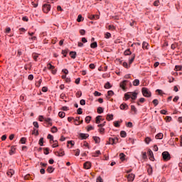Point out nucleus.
I'll return each instance as SVG.
<instances>
[{"mask_svg":"<svg viewBox=\"0 0 182 182\" xmlns=\"http://www.w3.org/2000/svg\"><path fill=\"white\" fill-rule=\"evenodd\" d=\"M142 95L144 97H151V92L146 87H143L141 89Z\"/></svg>","mask_w":182,"mask_h":182,"instance_id":"1","label":"nucleus"},{"mask_svg":"<svg viewBox=\"0 0 182 182\" xmlns=\"http://www.w3.org/2000/svg\"><path fill=\"white\" fill-rule=\"evenodd\" d=\"M162 157L165 161H168V160L171 159V156H170V153H168V151H164L162 153Z\"/></svg>","mask_w":182,"mask_h":182,"instance_id":"2","label":"nucleus"},{"mask_svg":"<svg viewBox=\"0 0 182 182\" xmlns=\"http://www.w3.org/2000/svg\"><path fill=\"white\" fill-rule=\"evenodd\" d=\"M43 11L45 14H48L50 11V4H44L43 6Z\"/></svg>","mask_w":182,"mask_h":182,"instance_id":"3","label":"nucleus"},{"mask_svg":"<svg viewBox=\"0 0 182 182\" xmlns=\"http://www.w3.org/2000/svg\"><path fill=\"white\" fill-rule=\"evenodd\" d=\"M80 120V117H77L75 119H74V124L75 126H79V124H81V123H83V120Z\"/></svg>","mask_w":182,"mask_h":182,"instance_id":"4","label":"nucleus"},{"mask_svg":"<svg viewBox=\"0 0 182 182\" xmlns=\"http://www.w3.org/2000/svg\"><path fill=\"white\" fill-rule=\"evenodd\" d=\"M132 100H136L137 99V92H129Z\"/></svg>","mask_w":182,"mask_h":182,"instance_id":"5","label":"nucleus"},{"mask_svg":"<svg viewBox=\"0 0 182 182\" xmlns=\"http://www.w3.org/2000/svg\"><path fill=\"white\" fill-rule=\"evenodd\" d=\"M134 177H136L134 174L130 173L127 176V178L128 181H133L134 180Z\"/></svg>","mask_w":182,"mask_h":182,"instance_id":"6","label":"nucleus"},{"mask_svg":"<svg viewBox=\"0 0 182 182\" xmlns=\"http://www.w3.org/2000/svg\"><path fill=\"white\" fill-rule=\"evenodd\" d=\"M127 80H124L122 82H120L119 86L122 88V90H126V83L127 82Z\"/></svg>","mask_w":182,"mask_h":182,"instance_id":"7","label":"nucleus"},{"mask_svg":"<svg viewBox=\"0 0 182 182\" xmlns=\"http://www.w3.org/2000/svg\"><path fill=\"white\" fill-rule=\"evenodd\" d=\"M92 167V164L90 161H87L84 164V168L89 170Z\"/></svg>","mask_w":182,"mask_h":182,"instance_id":"8","label":"nucleus"},{"mask_svg":"<svg viewBox=\"0 0 182 182\" xmlns=\"http://www.w3.org/2000/svg\"><path fill=\"white\" fill-rule=\"evenodd\" d=\"M119 109H121V110H127V109H129V105H127V104H121Z\"/></svg>","mask_w":182,"mask_h":182,"instance_id":"9","label":"nucleus"},{"mask_svg":"<svg viewBox=\"0 0 182 182\" xmlns=\"http://www.w3.org/2000/svg\"><path fill=\"white\" fill-rule=\"evenodd\" d=\"M8 177H12L15 174V171L14 169H10L6 173Z\"/></svg>","mask_w":182,"mask_h":182,"instance_id":"10","label":"nucleus"},{"mask_svg":"<svg viewBox=\"0 0 182 182\" xmlns=\"http://www.w3.org/2000/svg\"><path fill=\"white\" fill-rule=\"evenodd\" d=\"M148 154L149 156V160L153 161V160H154V155L153 154V151L151 150H149Z\"/></svg>","mask_w":182,"mask_h":182,"instance_id":"11","label":"nucleus"},{"mask_svg":"<svg viewBox=\"0 0 182 182\" xmlns=\"http://www.w3.org/2000/svg\"><path fill=\"white\" fill-rule=\"evenodd\" d=\"M80 137L82 139V140H86V139L89 137V134L81 133L80 134Z\"/></svg>","mask_w":182,"mask_h":182,"instance_id":"12","label":"nucleus"},{"mask_svg":"<svg viewBox=\"0 0 182 182\" xmlns=\"http://www.w3.org/2000/svg\"><path fill=\"white\" fill-rule=\"evenodd\" d=\"M100 120H103V119H102V116L100 115L97 116L95 118V123L97 124H100Z\"/></svg>","mask_w":182,"mask_h":182,"instance_id":"13","label":"nucleus"},{"mask_svg":"<svg viewBox=\"0 0 182 182\" xmlns=\"http://www.w3.org/2000/svg\"><path fill=\"white\" fill-rule=\"evenodd\" d=\"M55 156H58V157H62V156H65V151H55Z\"/></svg>","mask_w":182,"mask_h":182,"instance_id":"14","label":"nucleus"},{"mask_svg":"<svg viewBox=\"0 0 182 182\" xmlns=\"http://www.w3.org/2000/svg\"><path fill=\"white\" fill-rule=\"evenodd\" d=\"M76 52L75 51H71L70 52V56L72 58V59H76Z\"/></svg>","mask_w":182,"mask_h":182,"instance_id":"15","label":"nucleus"},{"mask_svg":"<svg viewBox=\"0 0 182 182\" xmlns=\"http://www.w3.org/2000/svg\"><path fill=\"white\" fill-rule=\"evenodd\" d=\"M106 119L108 120V122H110V120H113V114H108L107 115Z\"/></svg>","mask_w":182,"mask_h":182,"instance_id":"16","label":"nucleus"},{"mask_svg":"<svg viewBox=\"0 0 182 182\" xmlns=\"http://www.w3.org/2000/svg\"><path fill=\"white\" fill-rule=\"evenodd\" d=\"M136 58V54H133L132 57L129 59V65H132L133 63V62H134V59Z\"/></svg>","mask_w":182,"mask_h":182,"instance_id":"17","label":"nucleus"},{"mask_svg":"<svg viewBox=\"0 0 182 182\" xmlns=\"http://www.w3.org/2000/svg\"><path fill=\"white\" fill-rule=\"evenodd\" d=\"M139 85H140V80H139V79H136L133 81L134 86H139Z\"/></svg>","mask_w":182,"mask_h":182,"instance_id":"18","label":"nucleus"},{"mask_svg":"<svg viewBox=\"0 0 182 182\" xmlns=\"http://www.w3.org/2000/svg\"><path fill=\"white\" fill-rule=\"evenodd\" d=\"M100 154H102V153L100 150L96 151L95 153L92 154V157H98V156H100Z\"/></svg>","mask_w":182,"mask_h":182,"instance_id":"19","label":"nucleus"},{"mask_svg":"<svg viewBox=\"0 0 182 182\" xmlns=\"http://www.w3.org/2000/svg\"><path fill=\"white\" fill-rule=\"evenodd\" d=\"M155 139L161 140V139H163V134L159 133L158 134L156 135Z\"/></svg>","mask_w":182,"mask_h":182,"instance_id":"20","label":"nucleus"},{"mask_svg":"<svg viewBox=\"0 0 182 182\" xmlns=\"http://www.w3.org/2000/svg\"><path fill=\"white\" fill-rule=\"evenodd\" d=\"M33 58L36 62H38V58H39V54L38 53H33Z\"/></svg>","mask_w":182,"mask_h":182,"instance_id":"21","label":"nucleus"},{"mask_svg":"<svg viewBox=\"0 0 182 182\" xmlns=\"http://www.w3.org/2000/svg\"><path fill=\"white\" fill-rule=\"evenodd\" d=\"M109 144H116V139L114 138L109 139Z\"/></svg>","mask_w":182,"mask_h":182,"instance_id":"22","label":"nucleus"},{"mask_svg":"<svg viewBox=\"0 0 182 182\" xmlns=\"http://www.w3.org/2000/svg\"><path fill=\"white\" fill-rule=\"evenodd\" d=\"M90 48H92V49H95V48H97V42L92 43L90 44Z\"/></svg>","mask_w":182,"mask_h":182,"instance_id":"23","label":"nucleus"},{"mask_svg":"<svg viewBox=\"0 0 182 182\" xmlns=\"http://www.w3.org/2000/svg\"><path fill=\"white\" fill-rule=\"evenodd\" d=\"M97 113H99V114H100L103 113L104 109L102 107H99L97 109Z\"/></svg>","mask_w":182,"mask_h":182,"instance_id":"24","label":"nucleus"},{"mask_svg":"<svg viewBox=\"0 0 182 182\" xmlns=\"http://www.w3.org/2000/svg\"><path fill=\"white\" fill-rule=\"evenodd\" d=\"M45 122H46V123H48V124H50V126H52V119L50 118H44Z\"/></svg>","mask_w":182,"mask_h":182,"instance_id":"25","label":"nucleus"},{"mask_svg":"<svg viewBox=\"0 0 182 182\" xmlns=\"http://www.w3.org/2000/svg\"><path fill=\"white\" fill-rule=\"evenodd\" d=\"M120 136H121V137L124 138V137H126V136H127V133H126L125 131H121Z\"/></svg>","mask_w":182,"mask_h":182,"instance_id":"26","label":"nucleus"},{"mask_svg":"<svg viewBox=\"0 0 182 182\" xmlns=\"http://www.w3.org/2000/svg\"><path fill=\"white\" fill-rule=\"evenodd\" d=\"M147 46H149V43L147 42L144 41L142 43L143 49H147Z\"/></svg>","mask_w":182,"mask_h":182,"instance_id":"27","label":"nucleus"},{"mask_svg":"<svg viewBox=\"0 0 182 182\" xmlns=\"http://www.w3.org/2000/svg\"><path fill=\"white\" fill-rule=\"evenodd\" d=\"M41 85H42V79H40L38 82H36V86L37 87H40Z\"/></svg>","mask_w":182,"mask_h":182,"instance_id":"28","label":"nucleus"},{"mask_svg":"<svg viewBox=\"0 0 182 182\" xmlns=\"http://www.w3.org/2000/svg\"><path fill=\"white\" fill-rule=\"evenodd\" d=\"M55 170V168H53V167L52 166H49L48 168H47V171L48 173H53V171Z\"/></svg>","mask_w":182,"mask_h":182,"instance_id":"29","label":"nucleus"},{"mask_svg":"<svg viewBox=\"0 0 182 182\" xmlns=\"http://www.w3.org/2000/svg\"><path fill=\"white\" fill-rule=\"evenodd\" d=\"M47 68L48 69H49V70H52L53 69H55V66L52 65V64L50 63H48L47 65Z\"/></svg>","mask_w":182,"mask_h":182,"instance_id":"30","label":"nucleus"},{"mask_svg":"<svg viewBox=\"0 0 182 182\" xmlns=\"http://www.w3.org/2000/svg\"><path fill=\"white\" fill-rule=\"evenodd\" d=\"M92 120V117L90 116H87L85 117V122L86 123H90V121Z\"/></svg>","mask_w":182,"mask_h":182,"instance_id":"31","label":"nucleus"},{"mask_svg":"<svg viewBox=\"0 0 182 182\" xmlns=\"http://www.w3.org/2000/svg\"><path fill=\"white\" fill-rule=\"evenodd\" d=\"M95 143H100V138L99 136H93Z\"/></svg>","mask_w":182,"mask_h":182,"instance_id":"32","label":"nucleus"},{"mask_svg":"<svg viewBox=\"0 0 182 182\" xmlns=\"http://www.w3.org/2000/svg\"><path fill=\"white\" fill-rule=\"evenodd\" d=\"M82 21H83V17L82 16V15L81 14L78 15L77 21L82 22Z\"/></svg>","mask_w":182,"mask_h":182,"instance_id":"33","label":"nucleus"},{"mask_svg":"<svg viewBox=\"0 0 182 182\" xmlns=\"http://www.w3.org/2000/svg\"><path fill=\"white\" fill-rule=\"evenodd\" d=\"M151 141V139L149 136H147L146 138H145V143L146 144H149V143Z\"/></svg>","mask_w":182,"mask_h":182,"instance_id":"34","label":"nucleus"},{"mask_svg":"<svg viewBox=\"0 0 182 182\" xmlns=\"http://www.w3.org/2000/svg\"><path fill=\"white\" fill-rule=\"evenodd\" d=\"M58 116H59V117H61V119H63V117H65V114L63 112H60L58 113Z\"/></svg>","mask_w":182,"mask_h":182,"instance_id":"35","label":"nucleus"},{"mask_svg":"<svg viewBox=\"0 0 182 182\" xmlns=\"http://www.w3.org/2000/svg\"><path fill=\"white\" fill-rule=\"evenodd\" d=\"M110 87H112V85H110V82H107L105 85V89H110Z\"/></svg>","mask_w":182,"mask_h":182,"instance_id":"36","label":"nucleus"},{"mask_svg":"<svg viewBox=\"0 0 182 182\" xmlns=\"http://www.w3.org/2000/svg\"><path fill=\"white\" fill-rule=\"evenodd\" d=\"M131 54H132V51H130V49H127V50L124 51L125 55H130Z\"/></svg>","mask_w":182,"mask_h":182,"instance_id":"37","label":"nucleus"},{"mask_svg":"<svg viewBox=\"0 0 182 182\" xmlns=\"http://www.w3.org/2000/svg\"><path fill=\"white\" fill-rule=\"evenodd\" d=\"M131 110H132V112H134V113H137V109L134 105L131 106Z\"/></svg>","mask_w":182,"mask_h":182,"instance_id":"38","label":"nucleus"},{"mask_svg":"<svg viewBox=\"0 0 182 182\" xmlns=\"http://www.w3.org/2000/svg\"><path fill=\"white\" fill-rule=\"evenodd\" d=\"M21 144H25V143L26 142V138L25 137H22L20 140Z\"/></svg>","mask_w":182,"mask_h":182,"instance_id":"39","label":"nucleus"},{"mask_svg":"<svg viewBox=\"0 0 182 182\" xmlns=\"http://www.w3.org/2000/svg\"><path fill=\"white\" fill-rule=\"evenodd\" d=\"M152 103L154 105V106H157V105H159V100L155 99L152 101Z\"/></svg>","mask_w":182,"mask_h":182,"instance_id":"40","label":"nucleus"},{"mask_svg":"<svg viewBox=\"0 0 182 182\" xmlns=\"http://www.w3.org/2000/svg\"><path fill=\"white\" fill-rule=\"evenodd\" d=\"M54 142V144L52 145V147L55 148V147H58L59 144H58V141H53Z\"/></svg>","mask_w":182,"mask_h":182,"instance_id":"41","label":"nucleus"},{"mask_svg":"<svg viewBox=\"0 0 182 182\" xmlns=\"http://www.w3.org/2000/svg\"><path fill=\"white\" fill-rule=\"evenodd\" d=\"M47 139H48L49 140H50V141H53V136H52L50 134H49L47 136Z\"/></svg>","mask_w":182,"mask_h":182,"instance_id":"42","label":"nucleus"},{"mask_svg":"<svg viewBox=\"0 0 182 182\" xmlns=\"http://www.w3.org/2000/svg\"><path fill=\"white\" fill-rule=\"evenodd\" d=\"M122 66H124V68H126L127 69H129V68H130V65H129L126 62H124L122 63Z\"/></svg>","mask_w":182,"mask_h":182,"instance_id":"43","label":"nucleus"},{"mask_svg":"<svg viewBox=\"0 0 182 182\" xmlns=\"http://www.w3.org/2000/svg\"><path fill=\"white\" fill-rule=\"evenodd\" d=\"M51 132L52 133H56V132H58V128H56V127H53L51 128Z\"/></svg>","mask_w":182,"mask_h":182,"instance_id":"44","label":"nucleus"},{"mask_svg":"<svg viewBox=\"0 0 182 182\" xmlns=\"http://www.w3.org/2000/svg\"><path fill=\"white\" fill-rule=\"evenodd\" d=\"M44 151V154L48 155L49 154V148H43Z\"/></svg>","mask_w":182,"mask_h":182,"instance_id":"45","label":"nucleus"},{"mask_svg":"<svg viewBox=\"0 0 182 182\" xmlns=\"http://www.w3.org/2000/svg\"><path fill=\"white\" fill-rule=\"evenodd\" d=\"M113 95H114V92H113V90H109L107 92V95L108 96H113Z\"/></svg>","mask_w":182,"mask_h":182,"instance_id":"46","label":"nucleus"},{"mask_svg":"<svg viewBox=\"0 0 182 182\" xmlns=\"http://www.w3.org/2000/svg\"><path fill=\"white\" fill-rule=\"evenodd\" d=\"M32 134H35L36 136H38L39 134V132L36 129H34L33 131L32 132Z\"/></svg>","mask_w":182,"mask_h":182,"instance_id":"47","label":"nucleus"},{"mask_svg":"<svg viewBox=\"0 0 182 182\" xmlns=\"http://www.w3.org/2000/svg\"><path fill=\"white\" fill-rule=\"evenodd\" d=\"M80 104L81 105V106H85V105H86V100H81L80 101Z\"/></svg>","mask_w":182,"mask_h":182,"instance_id":"48","label":"nucleus"},{"mask_svg":"<svg viewBox=\"0 0 182 182\" xmlns=\"http://www.w3.org/2000/svg\"><path fill=\"white\" fill-rule=\"evenodd\" d=\"M114 126L115 127H120V124H119V121L114 122Z\"/></svg>","mask_w":182,"mask_h":182,"instance_id":"49","label":"nucleus"},{"mask_svg":"<svg viewBox=\"0 0 182 182\" xmlns=\"http://www.w3.org/2000/svg\"><path fill=\"white\" fill-rule=\"evenodd\" d=\"M142 159H144V160H146V159H147V153L146 152L142 153Z\"/></svg>","mask_w":182,"mask_h":182,"instance_id":"50","label":"nucleus"},{"mask_svg":"<svg viewBox=\"0 0 182 182\" xmlns=\"http://www.w3.org/2000/svg\"><path fill=\"white\" fill-rule=\"evenodd\" d=\"M38 144L40 146H43V138H41L39 141H38Z\"/></svg>","mask_w":182,"mask_h":182,"instance_id":"51","label":"nucleus"},{"mask_svg":"<svg viewBox=\"0 0 182 182\" xmlns=\"http://www.w3.org/2000/svg\"><path fill=\"white\" fill-rule=\"evenodd\" d=\"M34 127H36V129H38L39 128V124L38 123V122H34L33 123Z\"/></svg>","mask_w":182,"mask_h":182,"instance_id":"52","label":"nucleus"},{"mask_svg":"<svg viewBox=\"0 0 182 182\" xmlns=\"http://www.w3.org/2000/svg\"><path fill=\"white\" fill-rule=\"evenodd\" d=\"M182 66L181 65H176L175 70H181Z\"/></svg>","mask_w":182,"mask_h":182,"instance_id":"53","label":"nucleus"},{"mask_svg":"<svg viewBox=\"0 0 182 182\" xmlns=\"http://www.w3.org/2000/svg\"><path fill=\"white\" fill-rule=\"evenodd\" d=\"M124 96H125L126 100H129V99H130V96H131V95H129V93L128 92V93H126V94L124 95Z\"/></svg>","mask_w":182,"mask_h":182,"instance_id":"54","label":"nucleus"},{"mask_svg":"<svg viewBox=\"0 0 182 182\" xmlns=\"http://www.w3.org/2000/svg\"><path fill=\"white\" fill-rule=\"evenodd\" d=\"M38 120H39L40 122H43V120H45V117H43V116H42V115H40V116L38 117Z\"/></svg>","mask_w":182,"mask_h":182,"instance_id":"55","label":"nucleus"},{"mask_svg":"<svg viewBox=\"0 0 182 182\" xmlns=\"http://www.w3.org/2000/svg\"><path fill=\"white\" fill-rule=\"evenodd\" d=\"M79 154H80V149H77V150H75V156H79Z\"/></svg>","mask_w":182,"mask_h":182,"instance_id":"56","label":"nucleus"},{"mask_svg":"<svg viewBox=\"0 0 182 182\" xmlns=\"http://www.w3.org/2000/svg\"><path fill=\"white\" fill-rule=\"evenodd\" d=\"M77 114H82V113H83V112L82 111V108H78L77 110Z\"/></svg>","mask_w":182,"mask_h":182,"instance_id":"57","label":"nucleus"},{"mask_svg":"<svg viewBox=\"0 0 182 182\" xmlns=\"http://www.w3.org/2000/svg\"><path fill=\"white\" fill-rule=\"evenodd\" d=\"M125 156H126V155H124V154L121 153V154H119V156H120L121 160H124Z\"/></svg>","mask_w":182,"mask_h":182,"instance_id":"58","label":"nucleus"},{"mask_svg":"<svg viewBox=\"0 0 182 182\" xmlns=\"http://www.w3.org/2000/svg\"><path fill=\"white\" fill-rule=\"evenodd\" d=\"M88 18L89 19H91V20L95 19V15H92V14L88 15Z\"/></svg>","mask_w":182,"mask_h":182,"instance_id":"59","label":"nucleus"},{"mask_svg":"<svg viewBox=\"0 0 182 182\" xmlns=\"http://www.w3.org/2000/svg\"><path fill=\"white\" fill-rule=\"evenodd\" d=\"M110 36H112V34H110V33H105L106 39H109V38H110Z\"/></svg>","mask_w":182,"mask_h":182,"instance_id":"60","label":"nucleus"},{"mask_svg":"<svg viewBox=\"0 0 182 182\" xmlns=\"http://www.w3.org/2000/svg\"><path fill=\"white\" fill-rule=\"evenodd\" d=\"M94 95H95V96H102V93H100V92H97V91H95V92H94Z\"/></svg>","mask_w":182,"mask_h":182,"instance_id":"61","label":"nucleus"},{"mask_svg":"<svg viewBox=\"0 0 182 182\" xmlns=\"http://www.w3.org/2000/svg\"><path fill=\"white\" fill-rule=\"evenodd\" d=\"M165 120L166 122H171V117H168V116L166 117Z\"/></svg>","mask_w":182,"mask_h":182,"instance_id":"62","label":"nucleus"},{"mask_svg":"<svg viewBox=\"0 0 182 182\" xmlns=\"http://www.w3.org/2000/svg\"><path fill=\"white\" fill-rule=\"evenodd\" d=\"M22 55V50H18L17 52V56H21Z\"/></svg>","mask_w":182,"mask_h":182,"instance_id":"63","label":"nucleus"},{"mask_svg":"<svg viewBox=\"0 0 182 182\" xmlns=\"http://www.w3.org/2000/svg\"><path fill=\"white\" fill-rule=\"evenodd\" d=\"M97 182H103V179L102 178V177L99 176L97 178Z\"/></svg>","mask_w":182,"mask_h":182,"instance_id":"64","label":"nucleus"}]
</instances>
